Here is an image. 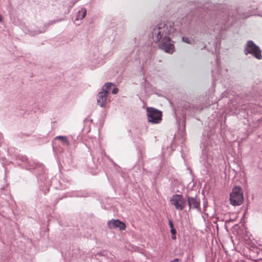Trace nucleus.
<instances>
[{"label":"nucleus","instance_id":"obj_12","mask_svg":"<svg viewBox=\"0 0 262 262\" xmlns=\"http://www.w3.org/2000/svg\"><path fill=\"white\" fill-rule=\"evenodd\" d=\"M86 9L84 8H81L76 13L74 18V23L76 25H80L81 20L85 17L86 14Z\"/></svg>","mask_w":262,"mask_h":262},{"label":"nucleus","instance_id":"obj_15","mask_svg":"<svg viewBox=\"0 0 262 262\" xmlns=\"http://www.w3.org/2000/svg\"><path fill=\"white\" fill-rule=\"evenodd\" d=\"M223 18L221 20H218L216 25L217 26V28L219 30H223L225 29L226 24L229 20V16L226 17V16H223Z\"/></svg>","mask_w":262,"mask_h":262},{"label":"nucleus","instance_id":"obj_7","mask_svg":"<svg viewBox=\"0 0 262 262\" xmlns=\"http://www.w3.org/2000/svg\"><path fill=\"white\" fill-rule=\"evenodd\" d=\"M201 162L206 168L207 171L208 172L211 168L213 164V157L212 153L208 152L206 149L202 150V155L201 156Z\"/></svg>","mask_w":262,"mask_h":262},{"label":"nucleus","instance_id":"obj_13","mask_svg":"<svg viewBox=\"0 0 262 262\" xmlns=\"http://www.w3.org/2000/svg\"><path fill=\"white\" fill-rule=\"evenodd\" d=\"M187 202L189 209H196L198 211L200 210V203L196 197L187 196Z\"/></svg>","mask_w":262,"mask_h":262},{"label":"nucleus","instance_id":"obj_19","mask_svg":"<svg viewBox=\"0 0 262 262\" xmlns=\"http://www.w3.org/2000/svg\"><path fill=\"white\" fill-rule=\"evenodd\" d=\"M89 195L88 192L85 191H80L76 193L74 196L77 197H87Z\"/></svg>","mask_w":262,"mask_h":262},{"label":"nucleus","instance_id":"obj_17","mask_svg":"<svg viewBox=\"0 0 262 262\" xmlns=\"http://www.w3.org/2000/svg\"><path fill=\"white\" fill-rule=\"evenodd\" d=\"M215 7L214 4L207 3L204 4L202 7H200V8L204 11H206V9H207V11H211Z\"/></svg>","mask_w":262,"mask_h":262},{"label":"nucleus","instance_id":"obj_11","mask_svg":"<svg viewBox=\"0 0 262 262\" xmlns=\"http://www.w3.org/2000/svg\"><path fill=\"white\" fill-rule=\"evenodd\" d=\"M89 59L91 65L94 67L99 66L102 62V57L98 51L91 54Z\"/></svg>","mask_w":262,"mask_h":262},{"label":"nucleus","instance_id":"obj_3","mask_svg":"<svg viewBox=\"0 0 262 262\" xmlns=\"http://www.w3.org/2000/svg\"><path fill=\"white\" fill-rule=\"evenodd\" d=\"M243 192L240 187H234L230 194V201L233 206H239L243 202Z\"/></svg>","mask_w":262,"mask_h":262},{"label":"nucleus","instance_id":"obj_27","mask_svg":"<svg viewBox=\"0 0 262 262\" xmlns=\"http://www.w3.org/2000/svg\"><path fill=\"white\" fill-rule=\"evenodd\" d=\"M171 238L172 239H176L177 237H176V234H171Z\"/></svg>","mask_w":262,"mask_h":262},{"label":"nucleus","instance_id":"obj_6","mask_svg":"<svg viewBox=\"0 0 262 262\" xmlns=\"http://www.w3.org/2000/svg\"><path fill=\"white\" fill-rule=\"evenodd\" d=\"M170 202L174 206L176 209L179 211H182L186 206V201L181 194H173Z\"/></svg>","mask_w":262,"mask_h":262},{"label":"nucleus","instance_id":"obj_24","mask_svg":"<svg viewBox=\"0 0 262 262\" xmlns=\"http://www.w3.org/2000/svg\"><path fill=\"white\" fill-rule=\"evenodd\" d=\"M170 233H171V234H176V230L174 228H171L170 229Z\"/></svg>","mask_w":262,"mask_h":262},{"label":"nucleus","instance_id":"obj_28","mask_svg":"<svg viewBox=\"0 0 262 262\" xmlns=\"http://www.w3.org/2000/svg\"><path fill=\"white\" fill-rule=\"evenodd\" d=\"M3 21V16L1 14H0V23L2 22Z\"/></svg>","mask_w":262,"mask_h":262},{"label":"nucleus","instance_id":"obj_4","mask_svg":"<svg viewBox=\"0 0 262 262\" xmlns=\"http://www.w3.org/2000/svg\"><path fill=\"white\" fill-rule=\"evenodd\" d=\"M18 159L24 163L25 168L27 170L37 169L42 172L44 171V166L42 164L34 161H29L26 156H19Z\"/></svg>","mask_w":262,"mask_h":262},{"label":"nucleus","instance_id":"obj_5","mask_svg":"<svg viewBox=\"0 0 262 262\" xmlns=\"http://www.w3.org/2000/svg\"><path fill=\"white\" fill-rule=\"evenodd\" d=\"M148 121L152 124L159 123L162 120V112L153 107H148L146 110Z\"/></svg>","mask_w":262,"mask_h":262},{"label":"nucleus","instance_id":"obj_10","mask_svg":"<svg viewBox=\"0 0 262 262\" xmlns=\"http://www.w3.org/2000/svg\"><path fill=\"white\" fill-rule=\"evenodd\" d=\"M97 102L98 105L101 107H105L110 102L108 98V94L104 91H100L97 96Z\"/></svg>","mask_w":262,"mask_h":262},{"label":"nucleus","instance_id":"obj_25","mask_svg":"<svg viewBox=\"0 0 262 262\" xmlns=\"http://www.w3.org/2000/svg\"><path fill=\"white\" fill-rule=\"evenodd\" d=\"M168 224H169V226L170 229L171 228H174L173 227V223H172V221L171 220H169V221H168Z\"/></svg>","mask_w":262,"mask_h":262},{"label":"nucleus","instance_id":"obj_2","mask_svg":"<svg viewBox=\"0 0 262 262\" xmlns=\"http://www.w3.org/2000/svg\"><path fill=\"white\" fill-rule=\"evenodd\" d=\"M244 53L246 55L250 54L258 60L262 59L261 50L252 40H249L244 46Z\"/></svg>","mask_w":262,"mask_h":262},{"label":"nucleus","instance_id":"obj_26","mask_svg":"<svg viewBox=\"0 0 262 262\" xmlns=\"http://www.w3.org/2000/svg\"><path fill=\"white\" fill-rule=\"evenodd\" d=\"M169 262H180L179 258H174L173 260L170 261Z\"/></svg>","mask_w":262,"mask_h":262},{"label":"nucleus","instance_id":"obj_8","mask_svg":"<svg viewBox=\"0 0 262 262\" xmlns=\"http://www.w3.org/2000/svg\"><path fill=\"white\" fill-rule=\"evenodd\" d=\"M204 107L203 104L198 102L192 104L186 102L184 104L183 108L188 111L190 113H194L201 111Z\"/></svg>","mask_w":262,"mask_h":262},{"label":"nucleus","instance_id":"obj_16","mask_svg":"<svg viewBox=\"0 0 262 262\" xmlns=\"http://www.w3.org/2000/svg\"><path fill=\"white\" fill-rule=\"evenodd\" d=\"M56 139L60 140L63 146H69L70 145V142L66 136H58L55 137Z\"/></svg>","mask_w":262,"mask_h":262},{"label":"nucleus","instance_id":"obj_18","mask_svg":"<svg viewBox=\"0 0 262 262\" xmlns=\"http://www.w3.org/2000/svg\"><path fill=\"white\" fill-rule=\"evenodd\" d=\"M114 84L111 82H106L102 87L101 91H104L106 94H108V91L111 90L112 86H113Z\"/></svg>","mask_w":262,"mask_h":262},{"label":"nucleus","instance_id":"obj_1","mask_svg":"<svg viewBox=\"0 0 262 262\" xmlns=\"http://www.w3.org/2000/svg\"><path fill=\"white\" fill-rule=\"evenodd\" d=\"M174 31V25L171 22L160 23L151 29L154 41L159 42V49L166 53L172 54L174 51L173 42L170 37Z\"/></svg>","mask_w":262,"mask_h":262},{"label":"nucleus","instance_id":"obj_9","mask_svg":"<svg viewBox=\"0 0 262 262\" xmlns=\"http://www.w3.org/2000/svg\"><path fill=\"white\" fill-rule=\"evenodd\" d=\"M63 20V18H60L59 19H57V20H50L48 23L44 24L43 26H42V27L41 28V29L40 30H37V29L34 30H29L28 31L29 34L30 35L34 36V35H37L38 34L43 33L46 32V31L47 30V29L50 25L55 24L57 22L62 21Z\"/></svg>","mask_w":262,"mask_h":262},{"label":"nucleus","instance_id":"obj_21","mask_svg":"<svg viewBox=\"0 0 262 262\" xmlns=\"http://www.w3.org/2000/svg\"><path fill=\"white\" fill-rule=\"evenodd\" d=\"M182 39L183 42L187 43L188 44H191L193 42L192 40H191L188 37L185 36L182 37Z\"/></svg>","mask_w":262,"mask_h":262},{"label":"nucleus","instance_id":"obj_23","mask_svg":"<svg viewBox=\"0 0 262 262\" xmlns=\"http://www.w3.org/2000/svg\"><path fill=\"white\" fill-rule=\"evenodd\" d=\"M40 190L42 191L45 194H46L47 192H48L49 191V188L47 187H46V189L44 190L43 187H40Z\"/></svg>","mask_w":262,"mask_h":262},{"label":"nucleus","instance_id":"obj_14","mask_svg":"<svg viewBox=\"0 0 262 262\" xmlns=\"http://www.w3.org/2000/svg\"><path fill=\"white\" fill-rule=\"evenodd\" d=\"M107 225L110 228H118L121 230L126 228L125 224L119 220H112L108 222Z\"/></svg>","mask_w":262,"mask_h":262},{"label":"nucleus","instance_id":"obj_20","mask_svg":"<svg viewBox=\"0 0 262 262\" xmlns=\"http://www.w3.org/2000/svg\"><path fill=\"white\" fill-rule=\"evenodd\" d=\"M177 122L178 123V126L179 128H181V124H182V127H183V128H185V118L183 117L182 119H180L179 120H177Z\"/></svg>","mask_w":262,"mask_h":262},{"label":"nucleus","instance_id":"obj_22","mask_svg":"<svg viewBox=\"0 0 262 262\" xmlns=\"http://www.w3.org/2000/svg\"><path fill=\"white\" fill-rule=\"evenodd\" d=\"M118 91H119V90L117 88L114 87V88H113V89L112 91V93L113 94H116L118 92Z\"/></svg>","mask_w":262,"mask_h":262}]
</instances>
